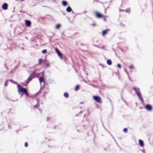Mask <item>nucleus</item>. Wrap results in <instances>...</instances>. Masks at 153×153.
Returning a JSON list of instances; mask_svg holds the SVG:
<instances>
[{
  "instance_id": "obj_23",
  "label": "nucleus",
  "mask_w": 153,
  "mask_h": 153,
  "mask_svg": "<svg viewBox=\"0 0 153 153\" xmlns=\"http://www.w3.org/2000/svg\"><path fill=\"white\" fill-rule=\"evenodd\" d=\"M47 50H44L42 51V52L43 54H45L47 53Z\"/></svg>"
},
{
  "instance_id": "obj_25",
  "label": "nucleus",
  "mask_w": 153,
  "mask_h": 153,
  "mask_svg": "<svg viewBox=\"0 0 153 153\" xmlns=\"http://www.w3.org/2000/svg\"><path fill=\"white\" fill-rule=\"evenodd\" d=\"M123 131L124 132H127L128 131V129L127 128H125L123 129Z\"/></svg>"
},
{
  "instance_id": "obj_33",
  "label": "nucleus",
  "mask_w": 153,
  "mask_h": 153,
  "mask_svg": "<svg viewBox=\"0 0 153 153\" xmlns=\"http://www.w3.org/2000/svg\"><path fill=\"white\" fill-rule=\"evenodd\" d=\"M119 10L120 11H125V10H122V9H120Z\"/></svg>"
},
{
  "instance_id": "obj_19",
  "label": "nucleus",
  "mask_w": 153,
  "mask_h": 153,
  "mask_svg": "<svg viewBox=\"0 0 153 153\" xmlns=\"http://www.w3.org/2000/svg\"><path fill=\"white\" fill-rule=\"evenodd\" d=\"M9 81H10V82H12V83H13V84H17H17H18L16 83V82H15V81H14V80H9Z\"/></svg>"
},
{
  "instance_id": "obj_13",
  "label": "nucleus",
  "mask_w": 153,
  "mask_h": 153,
  "mask_svg": "<svg viewBox=\"0 0 153 153\" xmlns=\"http://www.w3.org/2000/svg\"><path fill=\"white\" fill-rule=\"evenodd\" d=\"M125 11L128 13H130L131 12V10L130 8H128L126 10H125Z\"/></svg>"
},
{
  "instance_id": "obj_31",
  "label": "nucleus",
  "mask_w": 153,
  "mask_h": 153,
  "mask_svg": "<svg viewBox=\"0 0 153 153\" xmlns=\"http://www.w3.org/2000/svg\"><path fill=\"white\" fill-rule=\"evenodd\" d=\"M38 109L39 110L40 113L41 114L42 113V110L41 108H39Z\"/></svg>"
},
{
  "instance_id": "obj_26",
  "label": "nucleus",
  "mask_w": 153,
  "mask_h": 153,
  "mask_svg": "<svg viewBox=\"0 0 153 153\" xmlns=\"http://www.w3.org/2000/svg\"><path fill=\"white\" fill-rule=\"evenodd\" d=\"M60 27V25L59 24H58L56 25V28L58 29V28H59Z\"/></svg>"
},
{
  "instance_id": "obj_3",
  "label": "nucleus",
  "mask_w": 153,
  "mask_h": 153,
  "mask_svg": "<svg viewBox=\"0 0 153 153\" xmlns=\"http://www.w3.org/2000/svg\"><path fill=\"white\" fill-rule=\"evenodd\" d=\"M93 99L97 102L101 103H102V100L100 97L97 96H94L93 97Z\"/></svg>"
},
{
  "instance_id": "obj_9",
  "label": "nucleus",
  "mask_w": 153,
  "mask_h": 153,
  "mask_svg": "<svg viewBox=\"0 0 153 153\" xmlns=\"http://www.w3.org/2000/svg\"><path fill=\"white\" fill-rule=\"evenodd\" d=\"M36 70L33 71V72L32 74L30 75L31 77H32V78H34L36 76Z\"/></svg>"
},
{
  "instance_id": "obj_12",
  "label": "nucleus",
  "mask_w": 153,
  "mask_h": 153,
  "mask_svg": "<svg viewBox=\"0 0 153 153\" xmlns=\"http://www.w3.org/2000/svg\"><path fill=\"white\" fill-rule=\"evenodd\" d=\"M39 80V82L40 83H41L42 82H44L45 81L44 79V78L43 77H40Z\"/></svg>"
},
{
  "instance_id": "obj_15",
  "label": "nucleus",
  "mask_w": 153,
  "mask_h": 153,
  "mask_svg": "<svg viewBox=\"0 0 153 153\" xmlns=\"http://www.w3.org/2000/svg\"><path fill=\"white\" fill-rule=\"evenodd\" d=\"M33 78H32V77H31V76L30 77H29L27 79V83H28L30 82V81H31Z\"/></svg>"
},
{
  "instance_id": "obj_27",
  "label": "nucleus",
  "mask_w": 153,
  "mask_h": 153,
  "mask_svg": "<svg viewBox=\"0 0 153 153\" xmlns=\"http://www.w3.org/2000/svg\"><path fill=\"white\" fill-rule=\"evenodd\" d=\"M103 18H104V20L105 21H106L107 20H106V16H103V17H102Z\"/></svg>"
},
{
  "instance_id": "obj_29",
  "label": "nucleus",
  "mask_w": 153,
  "mask_h": 153,
  "mask_svg": "<svg viewBox=\"0 0 153 153\" xmlns=\"http://www.w3.org/2000/svg\"><path fill=\"white\" fill-rule=\"evenodd\" d=\"M28 146V143L27 142H25V147H27Z\"/></svg>"
},
{
  "instance_id": "obj_35",
  "label": "nucleus",
  "mask_w": 153,
  "mask_h": 153,
  "mask_svg": "<svg viewBox=\"0 0 153 153\" xmlns=\"http://www.w3.org/2000/svg\"><path fill=\"white\" fill-rule=\"evenodd\" d=\"M21 0V1H24V0Z\"/></svg>"
},
{
  "instance_id": "obj_11",
  "label": "nucleus",
  "mask_w": 153,
  "mask_h": 153,
  "mask_svg": "<svg viewBox=\"0 0 153 153\" xmlns=\"http://www.w3.org/2000/svg\"><path fill=\"white\" fill-rule=\"evenodd\" d=\"M72 10V9L71 8V7L70 6L68 7L66 9V11L67 12H70Z\"/></svg>"
},
{
  "instance_id": "obj_14",
  "label": "nucleus",
  "mask_w": 153,
  "mask_h": 153,
  "mask_svg": "<svg viewBox=\"0 0 153 153\" xmlns=\"http://www.w3.org/2000/svg\"><path fill=\"white\" fill-rule=\"evenodd\" d=\"M107 63L109 65H111L112 64V62L110 59H108L107 60Z\"/></svg>"
},
{
  "instance_id": "obj_2",
  "label": "nucleus",
  "mask_w": 153,
  "mask_h": 153,
  "mask_svg": "<svg viewBox=\"0 0 153 153\" xmlns=\"http://www.w3.org/2000/svg\"><path fill=\"white\" fill-rule=\"evenodd\" d=\"M133 89L135 90L136 94L138 96L139 99L141 101L142 103H144V101L141 96V94L139 88H136L135 87H134Z\"/></svg>"
},
{
  "instance_id": "obj_10",
  "label": "nucleus",
  "mask_w": 153,
  "mask_h": 153,
  "mask_svg": "<svg viewBox=\"0 0 153 153\" xmlns=\"http://www.w3.org/2000/svg\"><path fill=\"white\" fill-rule=\"evenodd\" d=\"M139 142L140 145L141 146L143 147L144 146V145L143 143V142L142 140H139Z\"/></svg>"
},
{
  "instance_id": "obj_30",
  "label": "nucleus",
  "mask_w": 153,
  "mask_h": 153,
  "mask_svg": "<svg viewBox=\"0 0 153 153\" xmlns=\"http://www.w3.org/2000/svg\"><path fill=\"white\" fill-rule=\"evenodd\" d=\"M55 50L57 53L59 52V51L57 48H55Z\"/></svg>"
},
{
  "instance_id": "obj_7",
  "label": "nucleus",
  "mask_w": 153,
  "mask_h": 153,
  "mask_svg": "<svg viewBox=\"0 0 153 153\" xmlns=\"http://www.w3.org/2000/svg\"><path fill=\"white\" fill-rule=\"evenodd\" d=\"M25 24L26 25L27 27L30 26L31 24V22L30 20H26L25 21Z\"/></svg>"
},
{
  "instance_id": "obj_17",
  "label": "nucleus",
  "mask_w": 153,
  "mask_h": 153,
  "mask_svg": "<svg viewBox=\"0 0 153 153\" xmlns=\"http://www.w3.org/2000/svg\"><path fill=\"white\" fill-rule=\"evenodd\" d=\"M58 56L59 57L61 58L62 59V53H61L60 52H59L58 53Z\"/></svg>"
},
{
  "instance_id": "obj_32",
  "label": "nucleus",
  "mask_w": 153,
  "mask_h": 153,
  "mask_svg": "<svg viewBox=\"0 0 153 153\" xmlns=\"http://www.w3.org/2000/svg\"><path fill=\"white\" fill-rule=\"evenodd\" d=\"M7 81H6L4 83V85L6 86H7Z\"/></svg>"
},
{
  "instance_id": "obj_8",
  "label": "nucleus",
  "mask_w": 153,
  "mask_h": 153,
  "mask_svg": "<svg viewBox=\"0 0 153 153\" xmlns=\"http://www.w3.org/2000/svg\"><path fill=\"white\" fill-rule=\"evenodd\" d=\"M110 30L109 29H106V30H104L102 31V34L103 36H105V35H106L108 31Z\"/></svg>"
},
{
  "instance_id": "obj_1",
  "label": "nucleus",
  "mask_w": 153,
  "mask_h": 153,
  "mask_svg": "<svg viewBox=\"0 0 153 153\" xmlns=\"http://www.w3.org/2000/svg\"><path fill=\"white\" fill-rule=\"evenodd\" d=\"M17 86L18 87V91L19 93L20 92H21L22 94H25L27 96H29L27 92V90L26 88L21 87L18 84H17Z\"/></svg>"
},
{
  "instance_id": "obj_21",
  "label": "nucleus",
  "mask_w": 153,
  "mask_h": 153,
  "mask_svg": "<svg viewBox=\"0 0 153 153\" xmlns=\"http://www.w3.org/2000/svg\"><path fill=\"white\" fill-rule=\"evenodd\" d=\"M42 61V58L40 59H39V64L41 65V63Z\"/></svg>"
},
{
  "instance_id": "obj_24",
  "label": "nucleus",
  "mask_w": 153,
  "mask_h": 153,
  "mask_svg": "<svg viewBox=\"0 0 153 153\" xmlns=\"http://www.w3.org/2000/svg\"><path fill=\"white\" fill-rule=\"evenodd\" d=\"M129 68L131 69H133L134 68V67L133 65H131L130 66H129Z\"/></svg>"
},
{
  "instance_id": "obj_20",
  "label": "nucleus",
  "mask_w": 153,
  "mask_h": 153,
  "mask_svg": "<svg viewBox=\"0 0 153 153\" xmlns=\"http://www.w3.org/2000/svg\"><path fill=\"white\" fill-rule=\"evenodd\" d=\"M39 104H38V103H37V104H36L35 105L33 106V107L35 108H37L38 107H39Z\"/></svg>"
},
{
  "instance_id": "obj_5",
  "label": "nucleus",
  "mask_w": 153,
  "mask_h": 153,
  "mask_svg": "<svg viewBox=\"0 0 153 153\" xmlns=\"http://www.w3.org/2000/svg\"><path fill=\"white\" fill-rule=\"evenodd\" d=\"M95 14L96 17L98 18H100L103 17V16L101 13L98 12H96Z\"/></svg>"
},
{
  "instance_id": "obj_6",
  "label": "nucleus",
  "mask_w": 153,
  "mask_h": 153,
  "mask_svg": "<svg viewBox=\"0 0 153 153\" xmlns=\"http://www.w3.org/2000/svg\"><path fill=\"white\" fill-rule=\"evenodd\" d=\"M7 4L6 3H4L3 4L2 6V8L3 9L6 10L7 9Z\"/></svg>"
},
{
  "instance_id": "obj_4",
  "label": "nucleus",
  "mask_w": 153,
  "mask_h": 153,
  "mask_svg": "<svg viewBox=\"0 0 153 153\" xmlns=\"http://www.w3.org/2000/svg\"><path fill=\"white\" fill-rule=\"evenodd\" d=\"M145 108L149 111H151L152 109V106L149 104H147L145 106Z\"/></svg>"
},
{
  "instance_id": "obj_18",
  "label": "nucleus",
  "mask_w": 153,
  "mask_h": 153,
  "mask_svg": "<svg viewBox=\"0 0 153 153\" xmlns=\"http://www.w3.org/2000/svg\"><path fill=\"white\" fill-rule=\"evenodd\" d=\"M64 96L66 98H68L69 97L68 94L66 92H65L64 94Z\"/></svg>"
},
{
  "instance_id": "obj_16",
  "label": "nucleus",
  "mask_w": 153,
  "mask_h": 153,
  "mask_svg": "<svg viewBox=\"0 0 153 153\" xmlns=\"http://www.w3.org/2000/svg\"><path fill=\"white\" fill-rule=\"evenodd\" d=\"M62 4L63 6H65L67 5V3L65 1H63L62 2Z\"/></svg>"
},
{
  "instance_id": "obj_22",
  "label": "nucleus",
  "mask_w": 153,
  "mask_h": 153,
  "mask_svg": "<svg viewBox=\"0 0 153 153\" xmlns=\"http://www.w3.org/2000/svg\"><path fill=\"white\" fill-rule=\"evenodd\" d=\"M79 88V85H77L76 86L75 88V91H77L78 89Z\"/></svg>"
},
{
  "instance_id": "obj_28",
  "label": "nucleus",
  "mask_w": 153,
  "mask_h": 153,
  "mask_svg": "<svg viewBox=\"0 0 153 153\" xmlns=\"http://www.w3.org/2000/svg\"><path fill=\"white\" fill-rule=\"evenodd\" d=\"M117 66L120 68H121V65L119 64H117Z\"/></svg>"
},
{
  "instance_id": "obj_34",
  "label": "nucleus",
  "mask_w": 153,
  "mask_h": 153,
  "mask_svg": "<svg viewBox=\"0 0 153 153\" xmlns=\"http://www.w3.org/2000/svg\"><path fill=\"white\" fill-rule=\"evenodd\" d=\"M49 64H47L46 65V66L47 67H49Z\"/></svg>"
}]
</instances>
